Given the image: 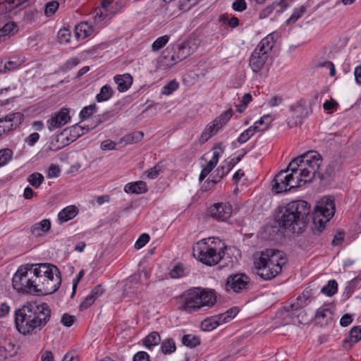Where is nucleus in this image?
Segmentation results:
<instances>
[{
	"label": "nucleus",
	"mask_w": 361,
	"mask_h": 361,
	"mask_svg": "<svg viewBox=\"0 0 361 361\" xmlns=\"http://www.w3.org/2000/svg\"><path fill=\"white\" fill-rule=\"evenodd\" d=\"M51 310L47 303L26 302L15 312V324L19 333L28 335L40 331L49 321Z\"/></svg>",
	"instance_id": "obj_1"
},
{
	"label": "nucleus",
	"mask_w": 361,
	"mask_h": 361,
	"mask_svg": "<svg viewBox=\"0 0 361 361\" xmlns=\"http://www.w3.org/2000/svg\"><path fill=\"white\" fill-rule=\"evenodd\" d=\"M310 206L305 200H294L279 207L277 222L280 228L292 233H302L308 221Z\"/></svg>",
	"instance_id": "obj_2"
},
{
	"label": "nucleus",
	"mask_w": 361,
	"mask_h": 361,
	"mask_svg": "<svg viewBox=\"0 0 361 361\" xmlns=\"http://www.w3.org/2000/svg\"><path fill=\"white\" fill-rule=\"evenodd\" d=\"M286 263L284 253L275 249H266L254 255L257 275L264 280H271L282 271Z\"/></svg>",
	"instance_id": "obj_3"
},
{
	"label": "nucleus",
	"mask_w": 361,
	"mask_h": 361,
	"mask_svg": "<svg viewBox=\"0 0 361 361\" xmlns=\"http://www.w3.org/2000/svg\"><path fill=\"white\" fill-rule=\"evenodd\" d=\"M34 293L43 295L56 292L61 283V274L55 265L40 264L32 269Z\"/></svg>",
	"instance_id": "obj_4"
},
{
	"label": "nucleus",
	"mask_w": 361,
	"mask_h": 361,
	"mask_svg": "<svg viewBox=\"0 0 361 361\" xmlns=\"http://www.w3.org/2000/svg\"><path fill=\"white\" fill-rule=\"evenodd\" d=\"M302 163V154L293 159L285 170H281L275 176L271 182L272 190L278 194L305 184L304 179L300 177Z\"/></svg>",
	"instance_id": "obj_5"
},
{
	"label": "nucleus",
	"mask_w": 361,
	"mask_h": 361,
	"mask_svg": "<svg viewBox=\"0 0 361 361\" xmlns=\"http://www.w3.org/2000/svg\"><path fill=\"white\" fill-rule=\"evenodd\" d=\"M224 243L219 238H209L198 241L192 247V255L202 263L214 266L224 256Z\"/></svg>",
	"instance_id": "obj_6"
},
{
	"label": "nucleus",
	"mask_w": 361,
	"mask_h": 361,
	"mask_svg": "<svg viewBox=\"0 0 361 361\" xmlns=\"http://www.w3.org/2000/svg\"><path fill=\"white\" fill-rule=\"evenodd\" d=\"M215 302L216 296L213 291L193 288L181 295L180 309L192 313L204 306H212Z\"/></svg>",
	"instance_id": "obj_7"
},
{
	"label": "nucleus",
	"mask_w": 361,
	"mask_h": 361,
	"mask_svg": "<svg viewBox=\"0 0 361 361\" xmlns=\"http://www.w3.org/2000/svg\"><path fill=\"white\" fill-rule=\"evenodd\" d=\"M334 203L331 197H324L317 202L312 213L313 225L311 227L314 235H319L327 222L334 214Z\"/></svg>",
	"instance_id": "obj_8"
},
{
	"label": "nucleus",
	"mask_w": 361,
	"mask_h": 361,
	"mask_svg": "<svg viewBox=\"0 0 361 361\" xmlns=\"http://www.w3.org/2000/svg\"><path fill=\"white\" fill-rule=\"evenodd\" d=\"M322 163V157L317 152L309 151L302 154L300 177L304 179V183L310 182L316 176Z\"/></svg>",
	"instance_id": "obj_9"
},
{
	"label": "nucleus",
	"mask_w": 361,
	"mask_h": 361,
	"mask_svg": "<svg viewBox=\"0 0 361 361\" xmlns=\"http://www.w3.org/2000/svg\"><path fill=\"white\" fill-rule=\"evenodd\" d=\"M32 269L21 266L12 279V285L18 292L34 293Z\"/></svg>",
	"instance_id": "obj_10"
},
{
	"label": "nucleus",
	"mask_w": 361,
	"mask_h": 361,
	"mask_svg": "<svg viewBox=\"0 0 361 361\" xmlns=\"http://www.w3.org/2000/svg\"><path fill=\"white\" fill-rule=\"evenodd\" d=\"M233 116V110L229 109L224 111L219 116L208 123L200 135L199 141L201 144L206 142L209 138L215 135L218 131L225 126Z\"/></svg>",
	"instance_id": "obj_11"
},
{
	"label": "nucleus",
	"mask_w": 361,
	"mask_h": 361,
	"mask_svg": "<svg viewBox=\"0 0 361 361\" xmlns=\"http://www.w3.org/2000/svg\"><path fill=\"white\" fill-rule=\"evenodd\" d=\"M290 115L287 118V125L289 128H294L302 124V121L308 116L306 103L300 99L289 107Z\"/></svg>",
	"instance_id": "obj_12"
},
{
	"label": "nucleus",
	"mask_w": 361,
	"mask_h": 361,
	"mask_svg": "<svg viewBox=\"0 0 361 361\" xmlns=\"http://www.w3.org/2000/svg\"><path fill=\"white\" fill-rule=\"evenodd\" d=\"M250 284V279L245 274H231L226 279V288L227 291L239 293L247 290Z\"/></svg>",
	"instance_id": "obj_13"
},
{
	"label": "nucleus",
	"mask_w": 361,
	"mask_h": 361,
	"mask_svg": "<svg viewBox=\"0 0 361 361\" xmlns=\"http://www.w3.org/2000/svg\"><path fill=\"white\" fill-rule=\"evenodd\" d=\"M232 211V206L228 202H219L209 207V214L218 221H226L231 217Z\"/></svg>",
	"instance_id": "obj_14"
},
{
	"label": "nucleus",
	"mask_w": 361,
	"mask_h": 361,
	"mask_svg": "<svg viewBox=\"0 0 361 361\" xmlns=\"http://www.w3.org/2000/svg\"><path fill=\"white\" fill-rule=\"evenodd\" d=\"M71 119L69 110L62 108L59 111L51 114V118L47 121V127L50 131L61 128Z\"/></svg>",
	"instance_id": "obj_15"
},
{
	"label": "nucleus",
	"mask_w": 361,
	"mask_h": 361,
	"mask_svg": "<svg viewBox=\"0 0 361 361\" xmlns=\"http://www.w3.org/2000/svg\"><path fill=\"white\" fill-rule=\"evenodd\" d=\"M24 119V116L20 112L8 114L0 118V128H3V133L13 130L18 128Z\"/></svg>",
	"instance_id": "obj_16"
},
{
	"label": "nucleus",
	"mask_w": 361,
	"mask_h": 361,
	"mask_svg": "<svg viewBox=\"0 0 361 361\" xmlns=\"http://www.w3.org/2000/svg\"><path fill=\"white\" fill-rule=\"evenodd\" d=\"M269 56L255 49L249 59V66L255 73H259L265 66Z\"/></svg>",
	"instance_id": "obj_17"
},
{
	"label": "nucleus",
	"mask_w": 361,
	"mask_h": 361,
	"mask_svg": "<svg viewBox=\"0 0 361 361\" xmlns=\"http://www.w3.org/2000/svg\"><path fill=\"white\" fill-rule=\"evenodd\" d=\"M140 275L134 274L130 276L123 286V293L128 296L136 295L140 291Z\"/></svg>",
	"instance_id": "obj_18"
},
{
	"label": "nucleus",
	"mask_w": 361,
	"mask_h": 361,
	"mask_svg": "<svg viewBox=\"0 0 361 361\" xmlns=\"http://www.w3.org/2000/svg\"><path fill=\"white\" fill-rule=\"evenodd\" d=\"M278 39V34L275 32H271L264 37L256 47V49L260 52H264L269 55Z\"/></svg>",
	"instance_id": "obj_19"
},
{
	"label": "nucleus",
	"mask_w": 361,
	"mask_h": 361,
	"mask_svg": "<svg viewBox=\"0 0 361 361\" xmlns=\"http://www.w3.org/2000/svg\"><path fill=\"white\" fill-rule=\"evenodd\" d=\"M361 340V326H353L343 341V347L350 350L353 345Z\"/></svg>",
	"instance_id": "obj_20"
},
{
	"label": "nucleus",
	"mask_w": 361,
	"mask_h": 361,
	"mask_svg": "<svg viewBox=\"0 0 361 361\" xmlns=\"http://www.w3.org/2000/svg\"><path fill=\"white\" fill-rule=\"evenodd\" d=\"M333 317L334 314L329 308L320 307L316 312L314 320L316 324L324 326L332 322Z\"/></svg>",
	"instance_id": "obj_21"
},
{
	"label": "nucleus",
	"mask_w": 361,
	"mask_h": 361,
	"mask_svg": "<svg viewBox=\"0 0 361 361\" xmlns=\"http://www.w3.org/2000/svg\"><path fill=\"white\" fill-rule=\"evenodd\" d=\"M114 80L120 92L127 91L131 87L133 81V77L129 73L116 75Z\"/></svg>",
	"instance_id": "obj_22"
},
{
	"label": "nucleus",
	"mask_w": 361,
	"mask_h": 361,
	"mask_svg": "<svg viewBox=\"0 0 361 361\" xmlns=\"http://www.w3.org/2000/svg\"><path fill=\"white\" fill-rule=\"evenodd\" d=\"M51 224L49 219H44L31 226L30 232L35 237H40L44 233L51 229Z\"/></svg>",
	"instance_id": "obj_23"
},
{
	"label": "nucleus",
	"mask_w": 361,
	"mask_h": 361,
	"mask_svg": "<svg viewBox=\"0 0 361 361\" xmlns=\"http://www.w3.org/2000/svg\"><path fill=\"white\" fill-rule=\"evenodd\" d=\"M175 54H171V51L168 50L164 51L162 54L159 57L157 61V68L161 70H166L177 63L176 61H173Z\"/></svg>",
	"instance_id": "obj_24"
},
{
	"label": "nucleus",
	"mask_w": 361,
	"mask_h": 361,
	"mask_svg": "<svg viewBox=\"0 0 361 361\" xmlns=\"http://www.w3.org/2000/svg\"><path fill=\"white\" fill-rule=\"evenodd\" d=\"M124 191L127 193L143 194L147 192V186L146 183L142 180L129 183L125 185Z\"/></svg>",
	"instance_id": "obj_25"
},
{
	"label": "nucleus",
	"mask_w": 361,
	"mask_h": 361,
	"mask_svg": "<svg viewBox=\"0 0 361 361\" xmlns=\"http://www.w3.org/2000/svg\"><path fill=\"white\" fill-rule=\"evenodd\" d=\"M286 0H281V1H274L272 4L268 5L264 8H263L259 13V19H264L269 17L274 11V10L278 6H281V10H277V13H282L286 8V6L283 5L284 1Z\"/></svg>",
	"instance_id": "obj_26"
},
{
	"label": "nucleus",
	"mask_w": 361,
	"mask_h": 361,
	"mask_svg": "<svg viewBox=\"0 0 361 361\" xmlns=\"http://www.w3.org/2000/svg\"><path fill=\"white\" fill-rule=\"evenodd\" d=\"M28 0H0V15L10 12Z\"/></svg>",
	"instance_id": "obj_27"
},
{
	"label": "nucleus",
	"mask_w": 361,
	"mask_h": 361,
	"mask_svg": "<svg viewBox=\"0 0 361 361\" xmlns=\"http://www.w3.org/2000/svg\"><path fill=\"white\" fill-rule=\"evenodd\" d=\"M93 30L90 25L87 22H81L75 26V34L78 39H85L90 36Z\"/></svg>",
	"instance_id": "obj_28"
},
{
	"label": "nucleus",
	"mask_w": 361,
	"mask_h": 361,
	"mask_svg": "<svg viewBox=\"0 0 361 361\" xmlns=\"http://www.w3.org/2000/svg\"><path fill=\"white\" fill-rule=\"evenodd\" d=\"M77 214V208L75 206H68L59 213L58 219L61 222H66L73 219Z\"/></svg>",
	"instance_id": "obj_29"
},
{
	"label": "nucleus",
	"mask_w": 361,
	"mask_h": 361,
	"mask_svg": "<svg viewBox=\"0 0 361 361\" xmlns=\"http://www.w3.org/2000/svg\"><path fill=\"white\" fill-rule=\"evenodd\" d=\"M233 159H231L230 161H224L223 164L215 171L216 176L219 180L222 179L225 176H226L235 165V163H233Z\"/></svg>",
	"instance_id": "obj_30"
},
{
	"label": "nucleus",
	"mask_w": 361,
	"mask_h": 361,
	"mask_svg": "<svg viewBox=\"0 0 361 361\" xmlns=\"http://www.w3.org/2000/svg\"><path fill=\"white\" fill-rule=\"evenodd\" d=\"M176 59H173V61H176L177 63L185 59L187 56L190 54V47L188 43H183L178 45V50L175 52Z\"/></svg>",
	"instance_id": "obj_31"
},
{
	"label": "nucleus",
	"mask_w": 361,
	"mask_h": 361,
	"mask_svg": "<svg viewBox=\"0 0 361 361\" xmlns=\"http://www.w3.org/2000/svg\"><path fill=\"white\" fill-rule=\"evenodd\" d=\"M23 61L19 59H13L12 60L8 61L3 65V61L0 62V73H4L7 71H13L18 67H20L22 64Z\"/></svg>",
	"instance_id": "obj_32"
},
{
	"label": "nucleus",
	"mask_w": 361,
	"mask_h": 361,
	"mask_svg": "<svg viewBox=\"0 0 361 361\" xmlns=\"http://www.w3.org/2000/svg\"><path fill=\"white\" fill-rule=\"evenodd\" d=\"M160 343L161 337L156 331L149 334L143 341V344L148 349H151L152 347L159 345Z\"/></svg>",
	"instance_id": "obj_33"
},
{
	"label": "nucleus",
	"mask_w": 361,
	"mask_h": 361,
	"mask_svg": "<svg viewBox=\"0 0 361 361\" xmlns=\"http://www.w3.org/2000/svg\"><path fill=\"white\" fill-rule=\"evenodd\" d=\"M114 94V90L109 85H105L100 89L99 93L96 96L98 102H102L109 100Z\"/></svg>",
	"instance_id": "obj_34"
},
{
	"label": "nucleus",
	"mask_w": 361,
	"mask_h": 361,
	"mask_svg": "<svg viewBox=\"0 0 361 361\" xmlns=\"http://www.w3.org/2000/svg\"><path fill=\"white\" fill-rule=\"evenodd\" d=\"M176 350V345L172 338L164 340L161 344V352L164 355H169L174 353Z\"/></svg>",
	"instance_id": "obj_35"
},
{
	"label": "nucleus",
	"mask_w": 361,
	"mask_h": 361,
	"mask_svg": "<svg viewBox=\"0 0 361 361\" xmlns=\"http://www.w3.org/2000/svg\"><path fill=\"white\" fill-rule=\"evenodd\" d=\"M271 121L272 119L269 115H264L259 120L257 121L252 126L257 132L264 131L268 128Z\"/></svg>",
	"instance_id": "obj_36"
},
{
	"label": "nucleus",
	"mask_w": 361,
	"mask_h": 361,
	"mask_svg": "<svg viewBox=\"0 0 361 361\" xmlns=\"http://www.w3.org/2000/svg\"><path fill=\"white\" fill-rule=\"evenodd\" d=\"M144 133L142 131H135L133 133L126 135L121 139L126 144L137 143L142 140Z\"/></svg>",
	"instance_id": "obj_37"
},
{
	"label": "nucleus",
	"mask_w": 361,
	"mask_h": 361,
	"mask_svg": "<svg viewBox=\"0 0 361 361\" xmlns=\"http://www.w3.org/2000/svg\"><path fill=\"white\" fill-rule=\"evenodd\" d=\"M182 343L184 345L189 348H195L200 345V340L197 336L185 334L182 338Z\"/></svg>",
	"instance_id": "obj_38"
},
{
	"label": "nucleus",
	"mask_w": 361,
	"mask_h": 361,
	"mask_svg": "<svg viewBox=\"0 0 361 361\" xmlns=\"http://www.w3.org/2000/svg\"><path fill=\"white\" fill-rule=\"evenodd\" d=\"M306 12V7L301 6L299 8H296L290 18L286 21L287 25L295 23L298 19H300Z\"/></svg>",
	"instance_id": "obj_39"
},
{
	"label": "nucleus",
	"mask_w": 361,
	"mask_h": 361,
	"mask_svg": "<svg viewBox=\"0 0 361 361\" xmlns=\"http://www.w3.org/2000/svg\"><path fill=\"white\" fill-rule=\"evenodd\" d=\"M309 295L308 292H303L301 295H299L297 298V302L290 305L291 310L301 309L307 305Z\"/></svg>",
	"instance_id": "obj_40"
},
{
	"label": "nucleus",
	"mask_w": 361,
	"mask_h": 361,
	"mask_svg": "<svg viewBox=\"0 0 361 361\" xmlns=\"http://www.w3.org/2000/svg\"><path fill=\"white\" fill-rule=\"evenodd\" d=\"M337 282L335 280H330L326 286L322 287L321 291L328 296H332L337 292Z\"/></svg>",
	"instance_id": "obj_41"
},
{
	"label": "nucleus",
	"mask_w": 361,
	"mask_h": 361,
	"mask_svg": "<svg viewBox=\"0 0 361 361\" xmlns=\"http://www.w3.org/2000/svg\"><path fill=\"white\" fill-rule=\"evenodd\" d=\"M13 152L9 148L0 149V167L7 164L12 159Z\"/></svg>",
	"instance_id": "obj_42"
},
{
	"label": "nucleus",
	"mask_w": 361,
	"mask_h": 361,
	"mask_svg": "<svg viewBox=\"0 0 361 361\" xmlns=\"http://www.w3.org/2000/svg\"><path fill=\"white\" fill-rule=\"evenodd\" d=\"M89 131V128L85 130V128L79 125L72 126L69 129L70 135L71 136L72 140H75L79 137L83 135L85 133Z\"/></svg>",
	"instance_id": "obj_43"
},
{
	"label": "nucleus",
	"mask_w": 361,
	"mask_h": 361,
	"mask_svg": "<svg viewBox=\"0 0 361 361\" xmlns=\"http://www.w3.org/2000/svg\"><path fill=\"white\" fill-rule=\"evenodd\" d=\"M29 183L34 188H37L44 181V176L37 172L33 173L28 176Z\"/></svg>",
	"instance_id": "obj_44"
},
{
	"label": "nucleus",
	"mask_w": 361,
	"mask_h": 361,
	"mask_svg": "<svg viewBox=\"0 0 361 361\" xmlns=\"http://www.w3.org/2000/svg\"><path fill=\"white\" fill-rule=\"evenodd\" d=\"M163 171H164V166L161 163H158L154 167L146 171L145 172V173L146 174V176L148 178L154 179L160 174V173H161Z\"/></svg>",
	"instance_id": "obj_45"
},
{
	"label": "nucleus",
	"mask_w": 361,
	"mask_h": 361,
	"mask_svg": "<svg viewBox=\"0 0 361 361\" xmlns=\"http://www.w3.org/2000/svg\"><path fill=\"white\" fill-rule=\"evenodd\" d=\"M97 110V106L95 103L89 106H85L80 112V117L85 120L90 118Z\"/></svg>",
	"instance_id": "obj_46"
},
{
	"label": "nucleus",
	"mask_w": 361,
	"mask_h": 361,
	"mask_svg": "<svg viewBox=\"0 0 361 361\" xmlns=\"http://www.w3.org/2000/svg\"><path fill=\"white\" fill-rule=\"evenodd\" d=\"M257 132L253 126H250L245 130H244L238 137V142L240 144L246 142L252 136L254 135L255 133Z\"/></svg>",
	"instance_id": "obj_47"
},
{
	"label": "nucleus",
	"mask_w": 361,
	"mask_h": 361,
	"mask_svg": "<svg viewBox=\"0 0 361 361\" xmlns=\"http://www.w3.org/2000/svg\"><path fill=\"white\" fill-rule=\"evenodd\" d=\"M216 319L212 317L210 318H207L202 321L201 324V327L202 330L209 331L214 329H216L219 325L218 322H216Z\"/></svg>",
	"instance_id": "obj_48"
},
{
	"label": "nucleus",
	"mask_w": 361,
	"mask_h": 361,
	"mask_svg": "<svg viewBox=\"0 0 361 361\" xmlns=\"http://www.w3.org/2000/svg\"><path fill=\"white\" fill-rule=\"evenodd\" d=\"M71 36V31L68 29L63 28L59 30L57 37L61 44H67L70 42Z\"/></svg>",
	"instance_id": "obj_49"
},
{
	"label": "nucleus",
	"mask_w": 361,
	"mask_h": 361,
	"mask_svg": "<svg viewBox=\"0 0 361 361\" xmlns=\"http://www.w3.org/2000/svg\"><path fill=\"white\" fill-rule=\"evenodd\" d=\"M169 37L168 35H164L158 37L152 44V49L153 51H158L163 48L169 42Z\"/></svg>",
	"instance_id": "obj_50"
},
{
	"label": "nucleus",
	"mask_w": 361,
	"mask_h": 361,
	"mask_svg": "<svg viewBox=\"0 0 361 361\" xmlns=\"http://www.w3.org/2000/svg\"><path fill=\"white\" fill-rule=\"evenodd\" d=\"M60 4L56 0H51L45 4L44 13L47 16L54 14L59 8Z\"/></svg>",
	"instance_id": "obj_51"
},
{
	"label": "nucleus",
	"mask_w": 361,
	"mask_h": 361,
	"mask_svg": "<svg viewBox=\"0 0 361 361\" xmlns=\"http://www.w3.org/2000/svg\"><path fill=\"white\" fill-rule=\"evenodd\" d=\"M178 87V83L176 80H171L165 85L161 90L164 94L169 95Z\"/></svg>",
	"instance_id": "obj_52"
},
{
	"label": "nucleus",
	"mask_w": 361,
	"mask_h": 361,
	"mask_svg": "<svg viewBox=\"0 0 361 361\" xmlns=\"http://www.w3.org/2000/svg\"><path fill=\"white\" fill-rule=\"evenodd\" d=\"M171 278L178 279L184 275V267L182 264L176 265L170 271Z\"/></svg>",
	"instance_id": "obj_53"
},
{
	"label": "nucleus",
	"mask_w": 361,
	"mask_h": 361,
	"mask_svg": "<svg viewBox=\"0 0 361 361\" xmlns=\"http://www.w3.org/2000/svg\"><path fill=\"white\" fill-rule=\"evenodd\" d=\"M149 240V236L147 233H142L140 235L135 244V247L139 250L144 247Z\"/></svg>",
	"instance_id": "obj_54"
},
{
	"label": "nucleus",
	"mask_w": 361,
	"mask_h": 361,
	"mask_svg": "<svg viewBox=\"0 0 361 361\" xmlns=\"http://www.w3.org/2000/svg\"><path fill=\"white\" fill-rule=\"evenodd\" d=\"M232 8L238 12H243L247 8V3L245 0H235L232 4Z\"/></svg>",
	"instance_id": "obj_55"
},
{
	"label": "nucleus",
	"mask_w": 361,
	"mask_h": 361,
	"mask_svg": "<svg viewBox=\"0 0 361 361\" xmlns=\"http://www.w3.org/2000/svg\"><path fill=\"white\" fill-rule=\"evenodd\" d=\"M61 171L59 166L56 164H51L47 171V176L49 178L59 177Z\"/></svg>",
	"instance_id": "obj_56"
},
{
	"label": "nucleus",
	"mask_w": 361,
	"mask_h": 361,
	"mask_svg": "<svg viewBox=\"0 0 361 361\" xmlns=\"http://www.w3.org/2000/svg\"><path fill=\"white\" fill-rule=\"evenodd\" d=\"M94 301L95 300H94L92 296H90V295H88L80 303V310L82 311V310H87L94 302Z\"/></svg>",
	"instance_id": "obj_57"
},
{
	"label": "nucleus",
	"mask_w": 361,
	"mask_h": 361,
	"mask_svg": "<svg viewBox=\"0 0 361 361\" xmlns=\"http://www.w3.org/2000/svg\"><path fill=\"white\" fill-rule=\"evenodd\" d=\"M75 322V317L68 314H63L61 322L65 326L70 327Z\"/></svg>",
	"instance_id": "obj_58"
},
{
	"label": "nucleus",
	"mask_w": 361,
	"mask_h": 361,
	"mask_svg": "<svg viewBox=\"0 0 361 361\" xmlns=\"http://www.w3.org/2000/svg\"><path fill=\"white\" fill-rule=\"evenodd\" d=\"M104 289L101 285L96 286L89 294L90 296H92L94 300H96L99 297H100L104 293Z\"/></svg>",
	"instance_id": "obj_59"
},
{
	"label": "nucleus",
	"mask_w": 361,
	"mask_h": 361,
	"mask_svg": "<svg viewBox=\"0 0 361 361\" xmlns=\"http://www.w3.org/2000/svg\"><path fill=\"white\" fill-rule=\"evenodd\" d=\"M214 166H212V163H207L205 167L202 169L201 171L199 180L200 181L203 180L214 169Z\"/></svg>",
	"instance_id": "obj_60"
},
{
	"label": "nucleus",
	"mask_w": 361,
	"mask_h": 361,
	"mask_svg": "<svg viewBox=\"0 0 361 361\" xmlns=\"http://www.w3.org/2000/svg\"><path fill=\"white\" fill-rule=\"evenodd\" d=\"M116 142L111 140H106L101 144V149L104 151L112 150L116 149Z\"/></svg>",
	"instance_id": "obj_61"
},
{
	"label": "nucleus",
	"mask_w": 361,
	"mask_h": 361,
	"mask_svg": "<svg viewBox=\"0 0 361 361\" xmlns=\"http://www.w3.org/2000/svg\"><path fill=\"white\" fill-rule=\"evenodd\" d=\"M133 361H149V357L146 352L140 351L133 356Z\"/></svg>",
	"instance_id": "obj_62"
},
{
	"label": "nucleus",
	"mask_w": 361,
	"mask_h": 361,
	"mask_svg": "<svg viewBox=\"0 0 361 361\" xmlns=\"http://www.w3.org/2000/svg\"><path fill=\"white\" fill-rule=\"evenodd\" d=\"M39 139V135L37 133H31L27 138L26 142L30 145H34Z\"/></svg>",
	"instance_id": "obj_63"
},
{
	"label": "nucleus",
	"mask_w": 361,
	"mask_h": 361,
	"mask_svg": "<svg viewBox=\"0 0 361 361\" xmlns=\"http://www.w3.org/2000/svg\"><path fill=\"white\" fill-rule=\"evenodd\" d=\"M62 361H79V357L75 352H68L63 356Z\"/></svg>",
	"instance_id": "obj_64"
}]
</instances>
